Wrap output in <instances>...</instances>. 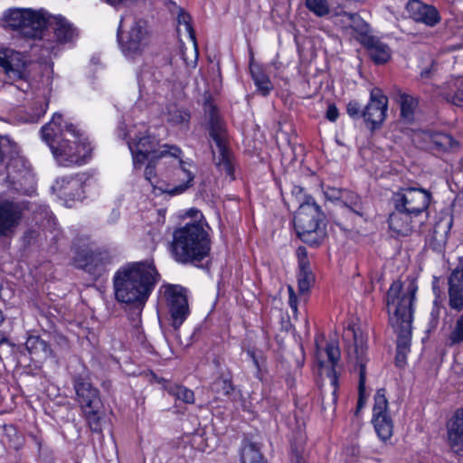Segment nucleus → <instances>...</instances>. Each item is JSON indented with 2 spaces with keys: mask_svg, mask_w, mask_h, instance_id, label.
<instances>
[{
  "mask_svg": "<svg viewBox=\"0 0 463 463\" xmlns=\"http://www.w3.org/2000/svg\"><path fill=\"white\" fill-rule=\"evenodd\" d=\"M159 279L152 260L129 263L114 275L115 298L118 302L142 307Z\"/></svg>",
  "mask_w": 463,
  "mask_h": 463,
  "instance_id": "f257e3e1",
  "label": "nucleus"
},
{
  "mask_svg": "<svg viewBox=\"0 0 463 463\" xmlns=\"http://www.w3.org/2000/svg\"><path fill=\"white\" fill-rule=\"evenodd\" d=\"M416 287L410 284L402 288L400 281H394L386 294V307L389 314V323L397 334L396 365L402 367L406 355L404 351L410 345L412 305L415 298Z\"/></svg>",
  "mask_w": 463,
  "mask_h": 463,
  "instance_id": "f03ea898",
  "label": "nucleus"
},
{
  "mask_svg": "<svg viewBox=\"0 0 463 463\" xmlns=\"http://www.w3.org/2000/svg\"><path fill=\"white\" fill-rule=\"evenodd\" d=\"M61 115L55 113L52 121L42 128V137L50 146L60 165H82L90 157L92 147L88 142H80L83 155L75 154L79 134L72 124L61 128Z\"/></svg>",
  "mask_w": 463,
  "mask_h": 463,
  "instance_id": "7ed1b4c3",
  "label": "nucleus"
},
{
  "mask_svg": "<svg viewBox=\"0 0 463 463\" xmlns=\"http://www.w3.org/2000/svg\"><path fill=\"white\" fill-rule=\"evenodd\" d=\"M210 250V236L203 222H188L173 232L170 251L175 261L182 264L202 261Z\"/></svg>",
  "mask_w": 463,
  "mask_h": 463,
  "instance_id": "20e7f679",
  "label": "nucleus"
},
{
  "mask_svg": "<svg viewBox=\"0 0 463 463\" xmlns=\"http://www.w3.org/2000/svg\"><path fill=\"white\" fill-rule=\"evenodd\" d=\"M206 119V129L209 132L211 139L214 142L218 156L212 147L213 161L216 168L229 176L231 180L235 179L233 156L229 148L228 134L225 124L222 119L217 108L210 101L206 100L203 107Z\"/></svg>",
  "mask_w": 463,
  "mask_h": 463,
  "instance_id": "39448f33",
  "label": "nucleus"
},
{
  "mask_svg": "<svg viewBox=\"0 0 463 463\" xmlns=\"http://www.w3.org/2000/svg\"><path fill=\"white\" fill-rule=\"evenodd\" d=\"M325 215L311 196L305 199L294 216V226L298 236L311 246L318 245L325 235Z\"/></svg>",
  "mask_w": 463,
  "mask_h": 463,
  "instance_id": "423d86ee",
  "label": "nucleus"
},
{
  "mask_svg": "<svg viewBox=\"0 0 463 463\" xmlns=\"http://www.w3.org/2000/svg\"><path fill=\"white\" fill-rule=\"evenodd\" d=\"M44 15L43 11L9 9L4 17L5 27L16 31L25 38H41L45 28Z\"/></svg>",
  "mask_w": 463,
  "mask_h": 463,
  "instance_id": "0eeeda50",
  "label": "nucleus"
},
{
  "mask_svg": "<svg viewBox=\"0 0 463 463\" xmlns=\"http://www.w3.org/2000/svg\"><path fill=\"white\" fill-rule=\"evenodd\" d=\"M31 61L21 52L5 49L0 51V67L3 68L11 85L26 93L31 89Z\"/></svg>",
  "mask_w": 463,
  "mask_h": 463,
  "instance_id": "6e6552de",
  "label": "nucleus"
},
{
  "mask_svg": "<svg viewBox=\"0 0 463 463\" xmlns=\"http://www.w3.org/2000/svg\"><path fill=\"white\" fill-rule=\"evenodd\" d=\"M131 16L123 17L120 21L118 38L122 52L130 58L140 55L148 43V32L146 27V22L142 20H134L130 28L124 33L123 28L127 19Z\"/></svg>",
  "mask_w": 463,
  "mask_h": 463,
  "instance_id": "1a4fd4ad",
  "label": "nucleus"
},
{
  "mask_svg": "<svg viewBox=\"0 0 463 463\" xmlns=\"http://www.w3.org/2000/svg\"><path fill=\"white\" fill-rule=\"evenodd\" d=\"M430 199L431 194L425 189L406 187L394 193L391 201L393 207L427 220Z\"/></svg>",
  "mask_w": 463,
  "mask_h": 463,
  "instance_id": "9d476101",
  "label": "nucleus"
},
{
  "mask_svg": "<svg viewBox=\"0 0 463 463\" xmlns=\"http://www.w3.org/2000/svg\"><path fill=\"white\" fill-rule=\"evenodd\" d=\"M172 146L169 145L159 146L157 138L146 132L137 136L132 142L128 143L135 168H140L148 158L167 157L172 151Z\"/></svg>",
  "mask_w": 463,
  "mask_h": 463,
  "instance_id": "9b49d317",
  "label": "nucleus"
},
{
  "mask_svg": "<svg viewBox=\"0 0 463 463\" xmlns=\"http://www.w3.org/2000/svg\"><path fill=\"white\" fill-rule=\"evenodd\" d=\"M112 262V256L106 250L82 248L77 250L74 258V266L90 274L94 278L101 277L109 265Z\"/></svg>",
  "mask_w": 463,
  "mask_h": 463,
  "instance_id": "f8f14e48",
  "label": "nucleus"
},
{
  "mask_svg": "<svg viewBox=\"0 0 463 463\" xmlns=\"http://www.w3.org/2000/svg\"><path fill=\"white\" fill-rule=\"evenodd\" d=\"M181 153L179 147L173 146L172 151L167 156L172 164L169 177L174 185L165 189V192L170 195L180 194L193 185L194 175L187 168V165L191 166V165L180 158Z\"/></svg>",
  "mask_w": 463,
  "mask_h": 463,
  "instance_id": "ddd939ff",
  "label": "nucleus"
},
{
  "mask_svg": "<svg viewBox=\"0 0 463 463\" xmlns=\"http://www.w3.org/2000/svg\"><path fill=\"white\" fill-rule=\"evenodd\" d=\"M352 337L354 340L353 346L347 350L349 362L354 364L359 369V384H358V401L356 406V413L365 405V353L366 345L363 336H358L354 329H349Z\"/></svg>",
  "mask_w": 463,
  "mask_h": 463,
  "instance_id": "4468645a",
  "label": "nucleus"
},
{
  "mask_svg": "<svg viewBox=\"0 0 463 463\" xmlns=\"http://www.w3.org/2000/svg\"><path fill=\"white\" fill-rule=\"evenodd\" d=\"M373 425L383 441L389 439L393 433V421L388 411V400L383 388L377 390L373 408Z\"/></svg>",
  "mask_w": 463,
  "mask_h": 463,
  "instance_id": "2eb2a0df",
  "label": "nucleus"
},
{
  "mask_svg": "<svg viewBox=\"0 0 463 463\" xmlns=\"http://www.w3.org/2000/svg\"><path fill=\"white\" fill-rule=\"evenodd\" d=\"M24 208L10 200L0 201V239L11 240L21 224Z\"/></svg>",
  "mask_w": 463,
  "mask_h": 463,
  "instance_id": "dca6fc26",
  "label": "nucleus"
},
{
  "mask_svg": "<svg viewBox=\"0 0 463 463\" xmlns=\"http://www.w3.org/2000/svg\"><path fill=\"white\" fill-rule=\"evenodd\" d=\"M8 178L14 188L25 194L34 191V175L28 162L23 158H14L8 165Z\"/></svg>",
  "mask_w": 463,
  "mask_h": 463,
  "instance_id": "f3484780",
  "label": "nucleus"
},
{
  "mask_svg": "<svg viewBox=\"0 0 463 463\" xmlns=\"http://www.w3.org/2000/svg\"><path fill=\"white\" fill-rule=\"evenodd\" d=\"M45 28L52 31L58 44L73 43L79 37L78 28L62 15H52L45 12Z\"/></svg>",
  "mask_w": 463,
  "mask_h": 463,
  "instance_id": "a211bd4d",
  "label": "nucleus"
},
{
  "mask_svg": "<svg viewBox=\"0 0 463 463\" xmlns=\"http://www.w3.org/2000/svg\"><path fill=\"white\" fill-rule=\"evenodd\" d=\"M172 325L177 329L189 315V305L185 289L180 286H171L166 291Z\"/></svg>",
  "mask_w": 463,
  "mask_h": 463,
  "instance_id": "6ab92c4d",
  "label": "nucleus"
},
{
  "mask_svg": "<svg viewBox=\"0 0 463 463\" xmlns=\"http://www.w3.org/2000/svg\"><path fill=\"white\" fill-rule=\"evenodd\" d=\"M426 220L406 211L393 207L389 214L388 223L390 230L396 236H408L417 228H420Z\"/></svg>",
  "mask_w": 463,
  "mask_h": 463,
  "instance_id": "aec40b11",
  "label": "nucleus"
},
{
  "mask_svg": "<svg viewBox=\"0 0 463 463\" xmlns=\"http://www.w3.org/2000/svg\"><path fill=\"white\" fill-rule=\"evenodd\" d=\"M388 99L379 89L371 91L370 101L362 111V118L367 124H370L372 130L380 127L386 117Z\"/></svg>",
  "mask_w": 463,
  "mask_h": 463,
  "instance_id": "412c9836",
  "label": "nucleus"
},
{
  "mask_svg": "<svg viewBox=\"0 0 463 463\" xmlns=\"http://www.w3.org/2000/svg\"><path fill=\"white\" fill-rule=\"evenodd\" d=\"M405 11L408 16L416 23H421L427 26L434 27L438 24L441 17L438 9L421 2L420 0H409Z\"/></svg>",
  "mask_w": 463,
  "mask_h": 463,
  "instance_id": "4be33fe9",
  "label": "nucleus"
},
{
  "mask_svg": "<svg viewBox=\"0 0 463 463\" xmlns=\"http://www.w3.org/2000/svg\"><path fill=\"white\" fill-rule=\"evenodd\" d=\"M73 386L77 401L83 410L89 408H96L97 410L102 407L99 390L93 387L86 378L80 375L75 376L73 379Z\"/></svg>",
  "mask_w": 463,
  "mask_h": 463,
  "instance_id": "5701e85b",
  "label": "nucleus"
},
{
  "mask_svg": "<svg viewBox=\"0 0 463 463\" xmlns=\"http://www.w3.org/2000/svg\"><path fill=\"white\" fill-rule=\"evenodd\" d=\"M449 306L456 311L463 310V258L451 271L449 279Z\"/></svg>",
  "mask_w": 463,
  "mask_h": 463,
  "instance_id": "b1692460",
  "label": "nucleus"
},
{
  "mask_svg": "<svg viewBox=\"0 0 463 463\" xmlns=\"http://www.w3.org/2000/svg\"><path fill=\"white\" fill-rule=\"evenodd\" d=\"M422 139L426 142L428 149L437 152L449 151L458 146V141L443 132L424 131Z\"/></svg>",
  "mask_w": 463,
  "mask_h": 463,
  "instance_id": "393cba45",
  "label": "nucleus"
},
{
  "mask_svg": "<svg viewBox=\"0 0 463 463\" xmlns=\"http://www.w3.org/2000/svg\"><path fill=\"white\" fill-rule=\"evenodd\" d=\"M364 46L368 49L371 59L378 64L388 61L391 52L388 45L382 43L374 36H364L363 41Z\"/></svg>",
  "mask_w": 463,
  "mask_h": 463,
  "instance_id": "a878e982",
  "label": "nucleus"
},
{
  "mask_svg": "<svg viewBox=\"0 0 463 463\" xmlns=\"http://www.w3.org/2000/svg\"><path fill=\"white\" fill-rule=\"evenodd\" d=\"M449 442L454 453L463 456V410L456 412L455 420L449 430Z\"/></svg>",
  "mask_w": 463,
  "mask_h": 463,
  "instance_id": "bb28decb",
  "label": "nucleus"
},
{
  "mask_svg": "<svg viewBox=\"0 0 463 463\" xmlns=\"http://www.w3.org/2000/svg\"><path fill=\"white\" fill-rule=\"evenodd\" d=\"M326 353L328 358L329 363L331 364V368L327 373V376L330 379L331 384L334 387L333 391V402H335V392L338 387V375L335 370V365L337 364L340 359V350L338 345L335 342H329L326 347Z\"/></svg>",
  "mask_w": 463,
  "mask_h": 463,
  "instance_id": "cd10ccee",
  "label": "nucleus"
},
{
  "mask_svg": "<svg viewBox=\"0 0 463 463\" xmlns=\"http://www.w3.org/2000/svg\"><path fill=\"white\" fill-rule=\"evenodd\" d=\"M398 103L401 109V118L406 122H411L418 106L417 99L406 93H400L398 96Z\"/></svg>",
  "mask_w": 463,
  "mask_h": 463,
  "instance_id": "c85d7f7f",
  "label": "nucleus"
},
{
  "mask_svg": "<svg viewBox=\"0 0 463 463\" xmlns=\"http://www.w3.org/2000/svg\"><path fill=\"white\" fill-rule=\"evenodd\" d=\"M250 71L257 89L263 96H267L273 87L268 75L258 65H250Z\"/></svg>",
  "mask_w": 463,
  "mask_h": 463,
  "instance_id": "c756f323",
  "label": "nucleus"
},
{
  "mask_svg": "<svg viewBox=\"0 0 463 463\" xmlns=\"http://www.w3.org/2000/svg\"><path fill=\"white\" fill-rule=\"evenodd\" d=\"M341 202L354 215L361 218L364 216L365 212L362 199L355 193L345 190Z\"/></svg>",
  "mask_w": 463,
  "mask_h": 463,
  "instance_id": "7c9ffc66",
  "label": "nucleus"
},
{
  "mask_svg": "<svg viewBox=\"0 0 463 463\" xmlns=\"http://www.w3.org/2000/svg\"><path fill=\"white\" fill-rule=\"evenodd\" d=\"M241 460L242 463H265L259 448L251 442L245 443L241 448Z\"/></svg>",
  "mask_w": 463,
  "mask_h": 463,
  "instance_id": "2f4dec72",
  "label": "nucleus"
},
{
  "mask_svg": "<svg viewBox=\"0 0 463 463\" xmlns=\"http://www.w3.org/2000/svg\"><path fill=\"white\" fill-rule=\"evenodd\" d=\"M315 282V276L313 275L309 265L305 266V262L302 261L299 266V272L298 274V287L300 294L308 292L310 287Z\"/></svg>",
  "mask_w": 463,
  "mask_h": 463,
  "instance_id": "473e14b6",
  "label": "nucleus"
},
{
  "mask_svg": "<svg viewBox=\"0 0 463 463\" xmlns=\"http://www.w3.org/2000/svg\"><path fill=\"white\" fill-rule=\"evenodd\" d=\"M336 15L343 17V22L346 24V26L353 28L358 33L364 34L367 32L368 24L362 20L359 14L355 13L342 12Z\"/></svg>",
  "mask_w": 463,
  "mask_h": 463,
  "instance_id": "72a5a7b5",
  "label": "nucleus"
},
{
  "mask_svg": "<svg viewBox=\"0 0 463 463\" xmlns=\"http://www.w3.org/2000/svg\"><path fill=\"white\" fill-rule=\"evenodd\" d=\"M190 113L187 109H180L175 105L168 107L167 121L174 125H187L190 121Z\"/></svg>",
  "mask_w": 463,
  "mask_h": 463,
  "instance_id": "f704fd0d",
  "label": "nucleus"
},
{
  "mask_svg": "<svg viewBox=\"0 0 463 463\" xmlns=\"http://www.w3.org/2000/svg\"><path fill=\"white\" fill-rule=\"evenodd\" d=\"M83 411L91 431L100 433L103 421L101 408H89Z\"/></svg>",
  "mask_w": 463,
  "mask_h": 463,
  "instance_id": "c9c22d12",
  "label": "nucleus"
},
{
  "mask_svg": "<svg viewBox=\"0 0 463 463\" xmlns=\"http://www.w3.org/2000/svg\"><path fill=\"white\" fill-rule=\"evenodd\" d=\"M167 392L170 395L185 403L192 404L194 402V392L184 386L173 384L167 387Z\"/></svg>",
  "mask_w": 463,
  "mask_h": 463,
  "instance_id": "e433bc0d",
  "label": "nucleus"
},
{
  "mask_svg": "<svg viewBox=\"0 0 463 463\" xmlns=\"http://www.w3.org/2000/svg\"><path fill=\"white\" fill-rule=\"evenodd\" d=\"M25 347L32 354H47L50 352L47 343L38 335H30L25 342Z\"/></svg>",
  "mask_w": 463,
  "mask_h": 463,
  "instance_id": "4c0bfd02",
  "label": "nucleus"
},
{
  "mask_svg": "<svg viewBox=\"0 0 463 463\" xmlns=\"http://www.w3.org/2000/svg\"><path fill=\"white\" fill-rule=\"evenodd\" d=\"M305 6L317 17H325L330 14L327 0H305Z\"/></svg>",
  "mask_w": 463,
  "mask_h": 463,
  "instance_id": "58836bf2",
  "label": "nucleus"
},
{
  "mask_svg": "<svg viewBox=\"0 0 463 463\" xmlns=\"http://www.w3.org/2000/svg\"><path fill=\"white\" fill-rule=\"evenodd\" d=\"M48 105L49 99L46 96L38 97L31 108L30 121L37 122L45 114Z\"/></svg>",
  "mask_w": 463,
  "mask_h": 463,
  "instance_id": "ea45409f",
  "label": "nucleus"
},
{
  "mask_svg": "<svg viewBox=\"0 0 463 463\" xmlns=\"http://www.w3.org/2000/svg\"><path fill=\"white\" fill-rule=\"evenodd\" d=\"M178 26H183L184 31L188 33L190 39L193 41L194 47L196 48V38L195 32L191 24V16L189 14L185 13L183 9H179V13L177 15ZM195 56L197 57V52H195Z\"/></svg>",
  "mask_w": 463,
  "mask_h": 463,
  "instance_id": "a19ab883",
  "label": "nucleus"
},
{
  "mask_svg": "<svg viewBox=\"0 0 463 463\" xmlns=\"http://www.w3.org/2000/svg\"><path fill=\"white\" fill-rule=\"evenodd\" d=\"M447 342L450 346L463 343V314L456 320L455 326L449 334Z\"/></svg>",
  "mask_w": 463,
  "mask_h": 463,
  "instance_id": "79ce46f5",
  "label": "nucleus"
},
{
  "mask_svg": "<svg viewBox=\"0 0 463 463\" xmlns=\"http://www.w3.org/2000/svg\"><path fill=\"white\" fill-rule=\"evenodd\" d=\"M213 389L214 390V392L218 393H222L223 395L226 396L230 395L234 390L232 382L224 378L216 379L213 383Z\"/></svg>",
  "mask_w": 463,
  "mask_h": 463,
  "instance_id": "37998d69",
  "label": "nucleus"
},
{
  "mask_svg": "<svg viewBox=\"0 0 463 463\" xmlns=\"http://www.w3.org/2000/svg\"><path fill=\"white\" fill-rule=\"evenodd\" d=\"M442 308L443 307L440 302L436 299L433 302V307L430 312V330L435 329L438 326Z\"/></svg>",
  "mask_w": 463,
  "mask_h": 463,
  "instance_id": "c03bdc74",
  "label": "nucleus"
},
{
  "mask_svg": "<svg viewBox=\"0 0 463 463\" xmlns=\"http://www.w3.org/2000/svg\"><path fill=\"white\" fill-rule=\"evenodd\" d=\"M67 184L71 188H76V192L70 194L64 191L63 194L71 196L72 199H80L83 193L81 180L71 177L67 181Z\"/></svg>",
  "mask_w": 463,
  "mask_h": 463,
  "instance_id": "a18cd8bd",
  "label": "nucleus"
},
{
  "mask_svg": "<svg viewBox=\"0 0 463 463\" xmlns=\"http://www.w3.org/2000/svg\"><path fill=\"white\" fill-rule=\"evenodd\" d=\"M443 98L449 103L458 107H463V88L458 89L454 94H445Z\"/></svg>",
  "mask_w": 463,
  "mask_h": 463,
  "instance_id": "49530a36",
  "label": "nucleus"
},
{
  "mask_svg": "<svg viewBox=\"0 0 463 463\" xmlns=\"http://www.w3.org/2000/svg\"><path fill=\"white\" fill-rule=\"evenodd\" d=\"M160 158H148V163L146 166L144 175L145 178L153 184L152 180L156 177V165Z\"/></svg>",
  "mask_w": 463,
  "mask_h": 463,
  "instance_id": "de8ad7c7",
  "label": "nucleus"
},
{
  "mask_svg": "<svg viewBox=\"0 0 463 463\" xmlns=\"http://www.w3.org/2000/svg\"><path fill=\"white\" fill-rule=\"evenodd\" d=\"M345 190H341L335 187H327L325 190V196L331 201H342V197Z\"/></svg>",
  "mask_w": 463,
  "mask_h": 463,
  "instance_id": "09e8293b",
  "label": "nucleus"
},
{
  "mask_svg": "<svg viewBox=\"0 0 463 463\" xmlns=\"http://www.w3.org/2000/svg\"><path fill=\"white\" fill-rule=\"evenodd\" d=\"M348 115L353 118H358L362 117L361 107L356 101H350L346 108Z\"/></svg>",
  "mask_w": 463,
  "mask_h": 463,
  "instance_id": "8fccbe9b",
  "label": "nucleus"
},
{
  "mask_svg": "<svg viewBox=\"0 0 463 463\" xmlns=\"http://www.w3.org/2000/svg\"><path fill=\"white\" fill-rule=\"evenodd\" d=\"M339 116L338 109L335 104H329L326 109V118L329 121H335Z\"/></svg>",
  "mask_w": 463,
  "mask_h": 463,
  "instance_id": "3c124183",
  "label": "nucleus"
},
{
  "mask_svg": "<svg viewBox=\"0 0 463 463\" xmlns=\"http://www.w3.org/2000/svg\"><path fill=\"white\" fill-rule=\"evenodd\" d=\"M297 254L298 258V266H301L302 261L305 262V266L309 265V261L307 257V250L305 247H298L297 250Z\"/></svg>",
  "mask_w": 463,
  "mask_h": 463,
  "instance_id": "603ef678",
  "label": "nucleus"
},
{
  "mask_svg": "<svg viewBox=\"0 0 463 463\" xmlns=\"http://www.w3.org/2000/svg\"><path fill=\"white\" fill-rule=\"evenodd\" d=\"M292 195L296 196L298 203H302L306 195H303V188L301 186L295 185L291 191Z\"/></svg>",
  "mask_w": 463,
  "mask_h": 463,
  "instance_id": "864d4df0",
  "label": "nucleus"
},
{
  "mask_svg": "<svg viewBox=\"0 0 463 463\" xmlns=\"http://www.w3.org/2000/svg\"><path fill=\"white\" fill-rule=\"evenodd\" d=\"M288 304L294 311H297V307H298L297 296H289Z\"/></svg>",
  "mask_w": 463,
  "mask_h": 463,
  "instance_id": "5fc2aeb1",
  "label": "nucleus"
},
{
  "mask_svg": "<svg viewBox=\"0 0 463 463\" xmlns=\"http://www.w3.org/2000/svg\"><path fill=\"white\" fill-rule=\"evenodd\" d=\"M80 142H87V141L84 140L83 138H81L80 136H79L77 146L75 148V154H79V156L83 155V150L81 149V147H80Z\"/></svg>",
  "mask_w": 463,
  "mask_h": 463,
  "instance_id": "6e6d98bb",
  "label": "nucleus"
},
{
  "mask_svg": "<svg viewBox=\"0 0 463 463\" xmlns=\"http://www.w3.org/2000/svg\"><path fill=\"white\" fill-rule=\"evenodd\" d=\"M9 339L8 337L2 332H0V345L3 344H8Z\"/></svg>",
  "mask_w": 463,
  "mask_h": 463,
  "instance_id": "4d7b16f0",
  "label": "nucleus"
},
{
  "mask_svg": "<svg viewBox=\"0 0 463 463\" xmlns=\"http://www.w3.org/2000/svg\"><path fill=\"white\" fill-rule=\"evenodd\" d=\"M288 294L289 296H296L295 291L291 286H288Z\"/></svg>",
  "mask_w": 463,
  "mask_h": 463,
  "instance_id": "13d9d810",
  "label": "nucleus"
},
{
  "mask_svg": "<svg viewBox=\"0 0 463 463\" xmlns=\"http://www.w3.org/2000/svg\"><path fill=\"white\" fill-rule=\"evenodd\" d=\"M430 71H421V77L427 78L429 77Z\"/></svg>",
  "mask_w": 463,
  "mask_h": 463,
  "instance_id": "bf43d9fd",
  "label": "nucleus"
},
{
  "mask_svg": "<svg viewBox=\"0 0 463 463\" xmlns=\"http://www.w3.org/2000/svg\"><path fill=\"white\" fill-rule=\"evenodd\" d=\"M250 355H251V357H252V359H253V362H254L255 365L259 368V363H258V361H257L256 357L254 356V354H251Z\"/></svg>",
  "mask_w": 463,
  "mask_h": 463,
  "instance_id": "052dcab7",
  "label": "nucleus"
},
{
  "mask_svg": "<svg viewBox=\"0 0 463 463\" xmlns=\"http://www.w3.org/2000/svg\"><path fill=\"white\" fill-rule=\"evenodd\" d=\"M17 169H18V173H21V171L23 170V167H19Z\"/></svg>",
  "mask_w": 463,
  "mask_h": 463,
  "instance_id": "680f3d73",
  "label": "nucleus"
}]
</instances>
